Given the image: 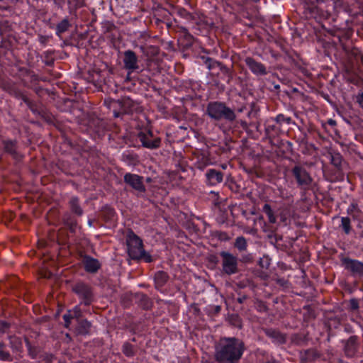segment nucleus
Returning a JSON list of instances; mask_svg holds the SVG:
<instances>
[{
    "instance_id": "obj_23",
    "label": "nucleus",
    "mask_w": 363,
    "mask_h": 363,
    "mask_svg": "<svg viewBox=\"0 0 363 363\" xmlns=\"http://www.w3.org/2000/svg\"><path fill=\"white\" fill-rule=\"evenodd\" d=\"M263 211L268 216L269 221L271 223H274L276 222V217L274 216L271 206L269 204L266 203L264 205Z\"/></svg>"
},
{
    "instance_id": "obj_22",
    "label": "nucleus",
    "mask_w": 363,
    "mask_h": 363,
    "mask_svg": "<svg viewBox=\"0 0 363 363\" xmlns=\"http://www.w3.org/2000/svg\"><path fill=\"white\" fill-rule=\"evenodd\" d=\"M235 247L240 251H244L247 249V241L242 236L236 238L235 242Z\"/></svg>"
},
{
    "instance_id": "obj_7",
    "label": "nucleus",
    "mask_w": 363,
    "mask_h": 363,
    "mask_svg": "<svg viewBox=\"0 0 363 363\" xmlns=\"http://www.w3.org/2000/svg\"><path fill=\"white\" fill-rule=\"evenodd\" d=\"M342 263L346 269L349 270L352 274L362 276L363 275V263L350 258H344Z\"/></svg>"
},
{
    "instance_id": "obj_19",
    "label": "nucleus",
    "mask_w": 363,
    "mask_h": 363,
    "mask_svg": "<svg viewBox=\"0 0 363 363\" xmlns=\"http://www.w3.org/2000/svg\"><path fill=\"white\" fill-rule=\"evenodd\" d=\"M69 204L72 212L78 216L82 215L83 211L79 206V200L77 198H72L69 201Z\"/></svg>"
},
{
    "instance_id": "obj_26",
    "label": "nucleus",
    "mask_w": 363,
    "mask_h": 363,
    "mask_svg": "<svg viewBox=\"0 0 363 363\" xmlns=\"http://www.w3.org/2000/svg\"><path fill=\"white\" fill-rule=\"evenodd\" d=\"M65 224L69 228L72 232H74L77 226V221L75 220L72 219L69 216H68L67 218L65 219Z\"/></svg>"
},
{
    "instance_id": "obj_41",
    "label": "nucleus",
    "mask_w": 363,
    "mask_h": 363,
    "mask_svg": "<svg viewBox=\"0 0 363 363\" xmlns=\"http://www.w3.org/2000/svg\"><path fill=\"white\" fill-rule=\"evenodd\" d=\"M328 123L332 125H335L336 123H335V121L330 119V120H329Z\"/></svg>"
},
{
    "instance_id": "obj_33",
    "label": "nucleus",
    "mask_w": 363,
    "mask_h": 363,
    "mask_svg": "<svg viewBox=\"0 0 363 363\" xmlns=\"http://www.w3.org/2000/svg\"><path fill=\"white\" fill-rule=\"evenodd\" d=\"M63 319L65 320V327L68 328L70 324L71 319H74V318L72 317L71 313H69L68 312L67 314H65L63 315Z\"/></svg>"
},
{
    "instance_id": "obj_16",
    "label": "nucleus",
    "mask_w": 363,
    "mask_h": 363,
    "mask_svg": "<svg viewBox=\"0 0 363 363\" xmlns=\"http://www.w3.org/2000/svg\"><path fill=\"white\" fill-rule=\"evenodd\" d=\"M356 337H351L345 344V352L347 356L352 357L355 352Z\"/></svg>"
},
{
    "instance_id": "obj_36",
    "label": "nucleus",
    "mask_w": 363,
    "mask_h": 363,
    "mask_svg": "<svg viewBox=\"0 0 363 363\" xmlns=\"http://www.w3.org/2000/svg\"><path fill=\"white\" fill-rule=\"evenodd\" d=\"M350 307L352 310H356L358 308V302L355 299H352L350 301Z\"/></svg>"
},
{
    "instance_id": "obj_4",
    "label": "nucleus",
    "mask_w": 363,
    "mask_h": 363,
    "mask_svg": "<svg viewBox=\"0 0 363 363\" xmlns=\"http://www.w3.org/2000/svg\"><path fill=\"white\" fill-rule=\"evenodd\" d=\"M72 291L83 299L85 305L91 304L93 301V293L91 288L83 283L78 282L72 286Z\"/></svg>"
},
{
    "instance_id": "obj_28",
    "label": "nucleus",
    "mask_w": 363,
    "mask_h": 363,
    "mask_svg": "<svg viewBox=\"0 0 363 363\" xmlns=\"http://www.w3.org/2000/svg\"><path fill=\"white\" fill-rule=\"evenodd\" d=\"M0 359L1 361H12L10 353L4 350V347H0Z\"/></svg>"
},
{
    "instance_id": "obj_5",
    "label": "nucleus",
    "mask_w": 363,
    "mask_h": 363,
    "mask_svg": "<svg viewBox=\"0 0 363 363\" xmlns=\"http://www.w3.org/2000/svg\"><path fill=\"white\" fill-rule=\"evenodd\" d=\"M223 271L228 274L236 273L238 271L237 257L227 252H221Z\"/></svg>"
},
{
    "instance_id": "obj_25",
    "label": "nucleus",
    "mask_w": 363,
    "mask_h": 363,
    "mask_svg": "<svg viewBox=\"0 0 363 363\" xmlns=\"http://www.w3.org/2000/svg\"><path fill=\"white\" fill-rule=\"evenodd\" d=\"M69 26V23L67 19L62 20L57 26V33L58 35L65 32Z\"/></svg>"
},
{
    "instance_id": "obj_9",
    "label": "nucleus",
    "mask_w": 363,
    "mask_h": 363,
    "mask_svg": "<svg viewBox=\"0 0 363 363\" xmlns=\"http://www.w3.org/2000/svg\"><path fill=\"white\" fill-rule=\"evenodd\" d=\"M123 63L127 69L133 71L138 69V57L132 50H127L124 52Z\"/></svg>"
},
{
    "instance_id": "obj_44",
    "label": "nucleus",
    "mask_w": 363,
    "mask_h": 363,
    "mask_svg": "<svg viewBox=\"0 0 363 363\" xmlns=\"http://www.w3.org/2000/svg\"><path fill=\"white\" fill-rule=\"evenodd\" d=\"M268 363H278L276 361H272V362H269Z\"/></svg>"
},
{
    "instance_id": "obj_12",
    "label": "nucleus",
    "mask_w": 363,
    "mask_h": 363,
    "mask_svg": "<svg viewBox=\"0 0 363 363\" xmlns=\"http://www.w3.org/2000/svg\"><path fill=\"white\" fill-rule=\"evenodd\" d=\"M151 133L149 132L147 135L140 133L138 134V138L140 142L143 143L144 147L148 148H155L159 146L160 140L155 139L154 140H150Z\"/></svg>"
},
{
    "instance_id": "obj_17",
    "label": "nucleus",
    "mask_w": 363,
    "mask_h": 363,
    "mask_svg": "<svg viewBox=\"0 0 363 363\" xmlns=\"http://www.w3.org/2000/svg\"><path fill=\"white\" fill-rule=\"evenodd\" d=\"M90 323L86 320H81L78 323V326L77 328V331L79 334H86L89 332V329L90 328Z\"/></svg>"
},
{
    "instance_id": "obj_13",
    "label": "nucleus",
    "mask_w": 363,
    "mask_h": 363,
    "mask_svg": "<svg viewBox=\"0 0 363 363\" xmlns=\"http://www.w3.org/2000/svg\"><path fill=\"white\" fill-rule=\"evenodd\" d=\"M83 263L86 271L91 273H95L100 267L98 260L90 257H85Z\"/></svg>"
},
{
    "instance_id": "obj_34",
    "label": "nucleus",
    "mask_w": 363,
    "mask_h": 363,
    "mask_svg": "<svg viewBox=\"0 0 363 363\" xmlns=\"http://www.w3.org/2000/svg\"><path fill=\"white\" fill-rule=\"evenodd\" d=\"M276 120L278 123H281L283 122H286L287 123H289L291 121L290 118H285L284 116L281 115V114L277 116Z\"/></svg>"
},
{
    "instance_id": "obj_20",
    "label": "nucleus",
    "mask_w": 363,
    "mask_h": 363,
    "mask_svg": "<svg viewBox=\"0 0 363 363\" xmlns=\"http://www.w3.org/2000/svg\"><path fill=\"white\" fill-rule=\"evenodd\" d=\"M266 334L276 339L279 342L283 343L285 342V337L283 335H281L279 332L274 330H267Z\"/></svg>"
},
{
    "instance_id": "obj_37",
    "label": "nucleus",
    "mask_w": 363,
    "mask_h": 363,
    "mask_svg": "<svg viewBox=\"0 0 363 363\" xmlns=\"http://www.w3.org/2000/svg\"><path fill=\"white\" fill-rule=\"evenodd\" d=\"M214 65H216L220 69L225 73H228V70L224 67L221 64L218 62H215Z\"/></svg>"
},
{
    "instance_id": "obj_39",
    "label": "nucleus",
    "mask_w": 363,
    "mask_h": 363,
    "mask_svg": "<svg viewBox=\"0 0 363 363\" xmlns=\"http://www.w3.org/2000/svg\"><path fill=\"white\" fill-rule=\"evenodd\" d=\"M51 275L52 274L50 272H45L44 274H42V276L45 278H50Z\"/></svg>"
},
{
    "instance_id": "obj_38",
    "label": "nucleus",
    "mask_w": 363,
    "mask_h": 363,
    "mask_svg": "<svg viewBox=\"0 0 363 363\" xmlns=\"http://www.w3.org/2000/svg\"><path fill=\"white\" fill-rule=\"evenodd\" d=\"M357 101L363 107V93L357 97Z\"/></svg>"
},
{
    "instance_id": "obj_45",
    "label": "nucleus",
    "mask_w": 363,
    "mask_h": 363,
    "mask_svg": "<svg viewBox=\"0 0 363 363\" xmlns=\"http://www.w3.org/2000/svg\"><path fill=\"white\" fill-rule=\"evenodd\" d=\"M30 354L32 355L33 357H35V355L33 353H31V351H30Z\"/></svg>"
},
{
    "instance_id": "obj_31",
    "label": "nucleus",
    "mask_w": 363,
    "mask_h": 363,
    "mask_svg": "<svg viewBox=\"0 0 363 363\" xmlns=\"http://www.w3.org/2000/svg\"><path fill=\"white\" fill-rule=\"evenodd\" d=\"M10 325H11L9 323L4 320H0V333H6L9 329Z\"/></svg>"
},
{
    "instance_id": "obj_32",
    "label": "nucleus",
    "mask_w": 363,
    "mask_h": 363,
    "mask_svg": "<svg viewBox=\"0 0 363 363\" xmlns=\"http://www.w3.org/2000/svg\"><path fill=\"white\" fill-rule=\"evenodd\" d=\"M84 3V0H68V4L73 7L81 6Z\"/></svg>"
},
{
    "instance_id": "obj_14",
    "label": "nucleus",
    "mask_w": 363,
    "mask_h": 363,
    "mask_svg": "<svg viewBox=\"0 0 363 363\" xmlns=\"http://www.w3.org/2000/svg\"><path fill=\"white\" fill-rule=\"evenodd\" d=\"M206 177L211 184L215 185L216 184L220 183L223 181V174L222 172L217 171L216 169H210L207 174Z\"/></svg>"
},
{
    "instance_id": "obj_1",
    "label": "nucleus",
    "mask_w": 363,
    "mask_h": 363,
    "mask_svg": "<svg viewBox=\"0 0 363 363\" xmlns=\"http://www.w3.org/2000/svg\"><path fill=\"white\" fill-rule=\"evenodd\" d=\"M243 352L242 342L236 339L223 340L216 352V359L219 363H237Z\"/></svg>"
},
{
    "instance_id": "obj_35",
    "label": "nucleus",
    "mask_w": 363,
    "mask_h": 363,
    "mask_svg": "<svg viewBox=\"0 0 363 363\" xmlns=\"http://www.w3.org/2000/svg\"><path fill=\"white\" fill-rule=\"evenodd\" d=\"M123 352L127 356H130L133 354V348L131 345L126 344L124 345Z\"/></svg>"
},
{
    "instance_id": "obj_24",
    "label": "nucleus",
    "mask_w": 363,
    "mask_h": 363,
    "mask_svg": "<svg viewBox=\"0 0 363 363\" xmlns=\"http://www.w3.org/2000/svg\"><path fill=\"white\" fill-rule=\"evenodd\" d=\"M139 298V304L140 306H142L145 309H147L151 306V301L150 300L143 294H140L138 296Z\"/></svg>"
},
{
    "instance_id": "obj_2",
    "label": "nucleus",
    "mask_w": 363,
    "mask_h": 363,
    "mask_svg": "<svg viewBox=\"0 0 363 363\" xmlns=\"http://www.w3.org/2000/svg\"><path fill=\"white\" fill-rule=\"evenodd\" d=\"M126 243L129 256L133 259L144 258L146 262L151 261L150 256L146 254L142 240L133 232L130 231L127 235Z\"/></svg>"
},
{
    "instance_id": "obj_8",
    "label": "nucleus",
    "mask_w": 363,
    "mask_h": 363,
    "mask_svg": "<svg viewBox=\"0 0 363 363\" xmlns=\"http://www.w3.org/2000/svg\"><path fill=\"white\" fill-rule=\"evenodd\" d=\"M293 174L299 185L308 186L311 184V178L303 168L297 166L295 167L293 169Z\"/></svg>"
},
{
    "instance_id": "obj_40",
    "label": "nucleus",
    "mask_w": 363,
    "mask_h": 363,
    "mask_svg": "<svg viewBox=\"0 0 363 363\" xmlns=\"http://www.w3.org/2000/svg\"><path fill=\"white\" fill-rule=\"evenodd\" d=\"M245 298H246V297L244 296H242V297H241V298H238V301L239 303H242V302H243V301H244Z\"/></svg>"
},
{
    "instance_id": "obj_29",
    "label": "nucleus",
    "mask_w": 363,
    "mask_h": 363,
    "mask_svg": "<svg viewBox=\"0 0 363 363\" xmlns=\"http://www.w3.org/2000/svg\"><path fill=\"white\" fill-rule=\"evenodd\" d=\"M342 226L345 232V233L348 234L350 231V219L347 217H344L342 218Z\"/></svg>"
},
{
    "instance_id": "obj_3",
    "label": "nucleus",
    "mask_w": 363,
    "mask_h": 363,
    "mask_svg": "<svg viewBox=\"0 0 363 363\" xmlns=\"http://www.w3.org/2000/svg\"><path fill=\"white\" fill-rule=\"evenodd\" d=\"M206 111L208 116L215 120L224 118L232 121L235 118V114L233 111L221 103H210L207 106Z\"/></svg>"
},
{
    "instance_id": "obj_30",
    "label": "nucleus",
    "mask_w": 363,
    "mask_h": 363,
    "mask_svg": "<svg viewBox=\"0 0 363 363\" xmlns=\"http://www.w3.org/2000/svg\"><path fill=\"white\" fill-rule=\"evenodd\" d=\"M73 318L79 319L82 316V311L79 307H75L73 310L69 311Z\"/></svg>"
},
{
    "instance_id": "obj_42",
    "label": "nucleus",
    "mask_w": 363,
    "mask_h": 363,
    "mask_svg": "<svg viewBox=\"0 0 363 363\" xmlns=\"http://www.w3.org/2000/svg\"><path fill=\"white\" fill-rule=\"evenodd\" d=\"M220 306H216V312L218 313L220 311Z\"/></svg>"
},
{
    "instance_id": "obj_6",
    "label": "nucleus",
    "mask_w": 363,
    "mask_h": 363,
    "mask_svg": "<svg viewBox=\"0 0 363 363\" xmlns=\"http://www.w3.org/2000/svg\"><path fill=\"white\" fill-rule=\"evenodd\" d=\"M111 106L113 107H120L122 109V111H114V116L118 117L121 113H129L134 110V107L135 106L134 101H133L130 98L125 97L122 99L121 101H114L111 102Z\"/></svg>"
},
{
    "instance_id": "obj_15",
    "label": "nucleus",
    "mask_w": 363,
    "mask_h": 363,
    "mask_svg": "<svg viewBox=\"0 0 363 363\" xmlns=\"http://www.w3.org/2000/svg\"><path fill=\"white\" fill-rule=\"evenodd\" d=\"M16 143V141L13 140H4L3 142L4 151L12 155L14 158L18 157Z\"/></svg>"
},
{
    "instance_id": "obj_18",
    "label": "nucleus",
    "mask_w": 363,
    "mask_h": 363,
    "mask_svg": "<svg viewBox=\"0 0 363 363\" xmlns=\"http://www.w3.org/2000/svg\"><path fill=\"white\" fill-rule=\"evenodd\" d=\"M168 280L167 274L164 272H158L155 276V281L157 286L164 285Z\"/></svg>"
},
{
    "instance_id": "obj_27",
    "label": "nucleus",
    "mask_w": 363,
    "mask_h": 363,
    "mask_svg": "<svg viewBox=\"0 0 363 363\" xmlns=\"http://www.w3.org/2000/svg\"><path fill=\"white\" fill-rule=\"evenodd\" d=\"M314 359V352L311 350L306 351L301 357V361L305 363L308 361H311Z\"/></svg>"
},
{
    "instance_id": "obj_43",
    "label": "nucleus",
    "mask_w": 363,
    "mask_h": 363,
    "mask_svg": "<svg viewBox=\"0 0 363 363\" xmlns=\"http://www.w3.org/2000/svg\"><path fill=\"white\" fill-rule=\"evenodd\" d=\"M5 345L3 342H0V347H4Z\"/></svg>"
},
{
    "instance_id": "obj_11",
    "label": "nucleus",
    "mask_w": 363,
    "mask_h": 363,
    "mask_svg": "<svg viewBox=\"0 0 363 363\" xmlns=\"http://www.w3.org/2000/svg\"><path fill=\"white\" fill-rule=\"evenodd\" d=\"M245 62L253 73L260 75L267 74L265 67L262 63L255 61L254 59L247 57L245 59Z\"/></svg>"
},
{
    "instance_id": "obj_21",
    "label": "nucleus",
    "mask_w": 363,
    "mask_h": 363,
    "mask_svg": "<svg viewBox=\"0 0 363 363\" xmlns=\"http://www.w3.org/2000/svg\"><path fill=\"white\" fill-rule=\"evenodd\" d=\"M332 164L338 169H341L342 158L338 153L331 155Z\"/></svg>"
},
{
    "instance_id": "obj_10",
    "label": "nucleus",
    "mask_w": 363,
    "mask_h": 363,
    "mask_svg": "<svg viewBox=\"0 0 363 363\" xmlns=\"http://www.w3.org/2000/svg\"><path fill=\"white\" fill-rule=\"evenodd\" d=\"M125 182L131 186L133 189L139 191H144L145 186L142 182V177L136 174H126L124 177Z\"/></svg>"
}]
</instances>
